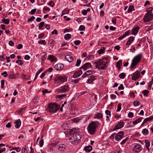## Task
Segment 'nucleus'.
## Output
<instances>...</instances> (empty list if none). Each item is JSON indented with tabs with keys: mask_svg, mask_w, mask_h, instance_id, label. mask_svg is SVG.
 Masks as SVG:
<instances>
[{
	"mask_svg": "<svg viewBox=\"0 0 153 153\" xmlns=\"http://www.w3.org/2000/svg\"><path fill=\"white\" fill-rule=\"evenodd\" d=\"M79 130L76 128H73L70 130L69 133L71 135L69 140L72 144H76L78 143L81 139V137L78 133Z\"/></svg>",
	"mask_w": 153,
	"mask_h": 153,
	"instance_id": "nucleus-1",
	"label": "nucleus"
},
{
	"mask_svg": "<svg viewBox=\"0 0 153 153\" xmlns=\"http://www.w3.org/2000/svg\"><path fill=\"white\" fill-rule=\"evenodd\" d=\"M108 62V57H106L100 59L98 62H94L96 64V68L101 70L105 69V67Z\"/></svg>",
	"mask_w": 153,
	"mask_h": 153,
	"instance_id": "nucleus-2",
	"label": "nucleus"
},
{
	"mask_svg": "<svg viewBox=\"0 0 153 153\" xmlns=\"http://www.w3.org/2000/svg\"><path fill=\"white\" fill-rule=\"evenodd\" d=\"M100 125V123L97 121H92L91 122L87 127L88 133L91 135L94 134L97 128Z\"/></svg>",
	"mask_w": 153,
	"mask_h": 153,
	"instance_id": "nucleus-3",
	"label": "nucleus"
},
{
	"mask_svg": "<svg viewBox=\"0 0 153 153\" xmlns=\"http://www.w3.org/2000/svg\"><path fill=\"white\" fill-rule=\"evenodd\" d=\"M67 80V78L66 76L64 75L56 76L54 80L55 83H63L66 81Z\"/></svg>",
	"mask_w": 153,
	"mask_h": 153,
	"instance_id": "nucleus-4",
	"label": "nucleus"
},
{
	"mask_svg": "<svg viewBox=\"0 0 153 153\" xmlns=\"http://www.w3.org/2000/svg\"><path fill=\"white\" fill-rule=\"evenodd\" d=\"M141 54H139L134 57L132 60L130 67L131 69L133 68L135 66H136L137 64L140 62L141 58Z\"/></svg>",
	"mask_w": 153,
	"mask_h": 153,
	"instance_id": "nucleus-5",
	"label": "nucleus"
},
{
	"mask_svg": "<svg viewBox=\"0 0 153 153\" xmlns=\"http://www.w3.org/2000/svg\"><path fill=\"white\" fill-rule=\"evenodd\" d=\"M60 107V105L56 103H50L48 105V109L49 112L53 113L57 111Z\"/></svg>",
	"mask_w": 153,
	"mask_h": 153,
	"instance_id": "nucleus-6",
	"label": "nucleus"
},
{
	"mask_svg": "<svg viewBox=\"0 0 153 153\" xmlns=\"http://www.w3.org/2000/svg\"><path fill=\"white\" fill-rule=\"evenodd\" d=\"M69 90V86L68 85L66 84L57 89L56 91L59 93H63L68 91Z\"/></svg>",
	"mask_w": 153,
	"mask_h": 153,
	"instance_id": "nucleus-7",
	"label": "nucleus"
},
{
	"mask_svg": "<svg viewBox=\"0 0 153 153\" xmlns=\"http://www.w3.org/2000/svg\"><path fill=\"white\" fill-rule=\"evenodd\" d=\"M153 19V14L146 13L143 18V21L145 22H147L152 20Z\"/></svg>",
	"mask_w": 153,
	"mask_h": 153,
	"instance_id": "nucleus-8",
	"label": "nucleus"
},
{
	"mask_svg": "<svg viewBox=\"0 0 153 153\" xmlns=\"http://www.w3.org/2000/svg\"><path fill=\"white\" fill-rule=\"evenodd\" d=\"M124 133L123 131L118 132L115 137V139L116 141H119L122 139L124 136Z\"/></svg>",
	"mask_w": 153,
	"mask_h": 153,
	"instance_id": "nucleus-9",
	"label": "nucleus"
},
{
	"mask_svg": "<svg viewBox=\"0 0 153 153\" xmlns=\"http://www.w3.org/2000/svg\"><path fill=\"white\" fill-rule=\"evenodd\" d=\"M95 71L93 70H88L86 71L82 76V78H85L88 75L94 74Z\"/></svg>",
	"mask_w": 153,
	"mask_h": 153,
	"instance_id": "nucleus-10",
	"label": "nucleus"
},
{
	"mask_svg": "<svg viewBox=\"0 0 153 153\" xmlns=\"http://www.w3.org/2000/svg\"><path fill=\"white\" fill-rule=\"evenodd\" d=\"M140 76V72L137 71L134 73L132 76V79L133 80H136Z\"/></svg>",
	"mask_w": 153,
	"mask_h": 153,
	"instance_id": "nucleus-11",
	"label": "nucleus"
},
{
	"mask_svg": "<svg viewBox=\"0 0 153 153\" xmlns=\"http://www.w3.org/2000/svg\"><path fill=\"white\" fill-rule=\"evenodd\" d=\"M124 125V123L123 122L120 121L115 126V127L113 129V131H114L116 129H118L122 128Z\"/></svg>",
	"mask_w": 153,
	"mask_h": 153,
	"instance_id": "nucleus-12",
	"label": "nucleus"
},
{
	"mask_svg": "<svg viewBox=\"0 0 153 153\" xmlns=\"http://www.w3.org/2000/svg\"><path fill=\"white\" fill-rule=\"evenodd\" d=\"M91 67V64L90 63L87 62L85 64L82 66L80 68L83 69L85 70H86L87 69H88Z\"/></svg>",
	"mask_w": 153,
	"mask_h": 153,
	"instance_id": "nucleus-13",
	"label": "nucleus"
},
{
	"mask_svg": "<svg viewBox=\"0 0 153 153\" xmlns=\"http://www.w3.org/2000/svg\"><path fill=\"white\" fill-rule=\"evenodd\" d=\"M64 68V66L62 64H57L54 66L55 68L57 71L62 70Z\"/></svg>",
	"mask_w": 153,
	"mask_h": 153,
	"instance_id": "nucleus-14",
	"label": "nucleus"
},
{
	"mask_svg": "<svg viewBox=\"0 0 153 153\" xmlns=\"http://www.w3.org/2000/svg\"><path fill=\"white\" fill-rule=\"evenodd\" d=\"M141 150L140 146L139 144L135 145L133 149V151L135 152H138Z\"/></svg>",
	"mask_w": 153,
	"mask_h": 153,
	"instance_id": "nucleus-15",
	"label": "nucleus"
},
{
	"mask_svg": "<svg viewBox=\"0 0 153 153\" xmlns=\"http://www.w3.org/2000/svg\"><path fill=\"white\" fill-rule=\"evenodd\" d=\"M140 29L139 27H136L134 28L131 31V34L134 35H136L138 32V31Z\"/></svg>",
	"mask_w": 153,
	"mask_h": 153,
	"instance_id": "nucleus-16",
	"label": "nucleus"
},
{
	"mask_svg": "<svg viewBox=\"0 0 153 153\" xmlns=\"http://www.w3.org/2000/svg\"><path fill=\"white\" fill-rule=\"evenodd\" d=\"M82 73V70H79L78 72H75L74 74L73 77L74 78H76L78 77L81 75Z\"/></svg>",
	"mask_w": 153,
	"mask_h": 153,
	"instance_id": "nucleus-17",
	"label": "nucleus"
},
{
	"mask_svg": "<svg viewBox=\"0 0 153 153\" xmlns=\"http://www.w3.org/2000/svg\"><path fill=\"white\" fill-rule=\"evenodd\" d=\"M134 37H133L132 36H131L129 37L128 39V40L126 43V45H130L132 42H133L134 41Z\"/></svg>",
	"mask_w": 153,
	"mask_h": 153,
	"instance_id": "nucleus-18",
	"label": "nucleus"
},
{
	"mask_svg": "<svg viewBox=\"0 0 153 153\" xmlns=\"http://www.w3.org/2000/svg\"><path fill=\"white\" fill-rule=\"evenodd\" d=\"M96 79L95 76H90V78L88 79L87 82L89 83H92Z\"/></svg>",
	"mask_w": 153,
	"mask_h": 153,
	"instance_id": "nucleus-19",
	"label": "nucleus"
},
{
	"mask_svg": "<svg viewBox=\"0 0 153 153\" xmlns=\"http://www.w3.org/2000/svg\"><path fill=\"white\" fill-rule=\"evenodd\" d=\"M48 58V59L50 60L51 62L56 61V58L52 55H49Z\"/></svg>",
	"mask_w": 153,
	"mask_h": 153,
	"instance_id": "nucleus-20",
	"label": "nucleus"
},
{
	"mask_svg": "<svg viewBox=\"0 0 153 153\" xmlns=\"http://www.w3.org/2000/svg\"><path fill=\"white\" fill-rule=\"evenodd\" d=\"M92 149V147L91 146H86L84 148V150L86 152H89L91 151Z\"/></svg>",
	"mask_w": 153,
	"mask_h": 153,
	"instance_id": "nucleus-21",
	"label": "nucleus"
},
{
	"mask_svg": "<svg viewBox=\"0 0 153 153\" xmlns=\"http://www.w3.org/2000/svg\"><path fill=\"white\" fill-rule=\"evenodd\" d=\"M65 59L68 62H71L73 61V58L70 55H67L65 56Z\"/></svg>",
	"mask_w": 153,
	"mask_h": 153,
	"instance_id": "nucleus-22",
	"label": "nucleus"
},
{
	"mask_svg": "<svg viewBox=\"0 0 153 153\" xmlns=\"http://www.w3.org/2000/svg\"><path fill=\"white\" fill-rule=\"evenodd\" d=\"M66 147V146L64 144H61L59 146L58 149L59 150L63 151L65 149Z\"/></svg>",
	"mask_w": 153,
	"mask_h": 153,
	"instance_id": "nucleus-23",
	"label": "nucleus"
},
{
	"mask_svg": "<svg viewBox=\"0 0 153 153\" xmlns=\"http://www.w3.org/2000/svg\"><path fill=\"white\" fill-rule=\"evenodd\" d=\"M144 143L146 145V148L148 150H149V147L150 146V142L147 140H145L144 141Z\"/></svg>",
	"mask_w": 153,
	"mask_h": 153,
	"instance_id": "nucleus-24",
	"label": "nucleus"
},
{
	"mask_svg": "<svg viewBox=\"0 0 153 153\" xmlns=\"http://www.w3.org/2000/svg\"><path fill=\"white\" fill-rule=\"evenodd\" d=\"M16 124L15 126L16 128H19L21 124V121L20 119L18 120L15 122Z\"/></svg>",
	"mask_w": 153,
	"mask_h": 153,
	"instance_id": "nucleus-25",
	"label": "nucleus"
},
{
	"mask_svg": "<svg viewBox=\"0 0 153 153\" xmlns=\"http://www.w3.org/2000/svg\"><path fill=\"white\" fill-rule=\"evenodd\" d=\"M142 119V117H140L137 119L136 120H135L133 121L132 122L133 124L134 125H136L137 123H140Z\"/></svg>",
	"mask_w": 153,
	"mask_h": 153,
	"instance_id": "nucleus-26",
	"label": "nucleus"
},
{
	"mask_svg": "<svg viewBox=\"0 0 153 153\" xmlns=\"http://www.w3.org/2000/svg\"><path fill=\"white\" fill-rule=\"evenodd\" d=\"M25 109L26 107L22 108L19 110H17L16 112H17L19 114H22L25 111Z\"/></svg>",
	"mask_w": 153,
	"mask_h": 153,
	"instance_id": "nucleus-27",
	"label": "nucleus"
},
{
	"mask_svg": "<svg viewBox=\"0 0 153 153\" xmlns=\"http://www.w3.org/2000/svg\"><path fill=\"white\" fill-rule=\"evenodd\" d=\"M102 117V114L100 113H97L96 114H95L94 117L95 118H99V119H101Z\"/></svg>",
	"mask_w": 153,
	"mask_h": 153,
	"instance_id": "nucleus-28",
	"label": "nucleus"
},
{
	"mask_svg": "<svg viewBox=\"0 0 153 153\" xmlns=\"http://www.w3.org/2000/svg\"><path fill=\"white\" fill-rule=\"evenodd\" d=\"M2 21L6 25L8 24L10 22V20L8 19H2Z\"/></svg>",
	"mask_w": 153,
	"mask_h": 153,
	"instance_id": "nucleus-29",
	"label": "nucleus"
},
{
	"mask_svg": "<svg viewBox=\"0 0 153 153\" xmlns=\"http://www.w3.org/2000/svg\"><path fill=\"white\" fill-rule=\"evenodd\" d=\"M134 10V6L132 5H130L128 8V13H130L132 11Z\"/></svg>",
	"mask_w": 153,
	"mask_h": 153,
	"instance_id": "nucleus-30",
	"label": "nucleus"
},
{
	"mask_svg": "<svg viewBox=\"0 0 153 153\" xmlns=\"http://www.w3.org/2000/svg\"><path fill=\"white\" fill-rule=\"evenodd\" d=\"M148 130L146 128H145L143 129L142 131L143 134L144 135H146L148 134Z\"/></svg>",
	"mask_w": 153,
	"mask_h": 153,
	"instance_id": "nucleus-31",
	"label": "nucleus"
},
{
	"mask_svg": "<svg viewBox=\"0 0 153 153\" xmlns=\"http://www.w3.org/2000/svg\"><path fill=\"white\" fill-rule=\"evenodd\" d=\"M153 10V8L152 7H149V8L146 10V11H147L146 13H149V14H152V11Z\"/></svg>",
	"mask_w": 153,
	"mask_h": 153,
	"instance_id": "nucleus-32",
	"label": "nucleus"
},
{
	"mask_svg": "<svg viewBox=\"0 0 153 153\" xmlns=\"http://www.w3.org/2000/svg\"><path fill=\"white\" fill-rule=\"evenodd\" d=\"M71 36L70 34L68 33L66 34L64 36V39L66 40L71 38Z\"/></svg>",
	"mask_w": 153,
	"mask_h": 153,
	"instance_id": "nucleus-33",
	"label": "nucleus"
},
{
	"mask_svg": "<svg viewBox=\"0 0 153 153\" xmlns=\"http://www.w3.org/2000/svg\"><path fill=\"white\" fill-rule=\"evenodd\" d=\"M153 82V77L152 78V81H151L150 82V83L149 84V85H148V89L149 90H150L151 89L152 86V85Z\"/></svg>",
	"mask_w": 153,
	"mask_h": 153,
	"instance_id": "nucleus-34",
	"label": "nucleus"
},
{
	"mask_svg": "<svg viewBox=\"0 0 153 153\" xmlns=\"http://www.w3.org/2000/svg\"><path fill=\"white\" fill-rule=\"evenodd\" d=\"M105 48L104 47H102V48L99 50L98 53L99 54H101L104 52Z\"/></svg>",
	"mask_w": 153,
	"mask_h": 153,
	"instance_id": "nucleus-35",
	"label": "nucleus"
},
{
	"mask_svg": "<svg viewBox=\"0 0 153 153\" xmlns=\"http://www.w3.org/2000/svg\"><path fill=\"white\" fill-rule=\"evenodd\" d=\"M153 119V117L151 116L150 117L147 118H145L144 120H145V122H147L148 121H151Z\"/></svg>",
	"mask_w": 153,
	"mask_h": 153,
	"instance_id": "nucleus-36",
	"label": "nucleus"
},
{
	"mask_svg": "<svg viewBox=\"0 0 153 153\" xmlns=\"http://www.w3.org/2000/svg\"><path fill=\"white\" fill-rule=\"evenodd\" d=\"M38 43L41 45H45L46 44V42L45 40H41L38 42Z\"/></svg>",
	"mask_w": 153,
	"mask_h": 153,
	"instance_id": "nucleus-37",
	"label": "nucleus"
},
{
	"mask_svg": "<svg viewBox=\"0 0 153 153\" xmlns=\"http://www.w3.org/2000/svg\"><path fill=\"white\" fill-rule=\"evenodd\" d=\"M69 12V10H63V11L62 12V15L61 16H63L65 14H67V13H68Z\"/></svg>",
	"mask_w": 153,
	"mask_h": 153,
	"instance_id": "nucleus-38",
	"label": "nucleus"
},
{
	"mask_svg": "<svg viewBox=\"0 0 153 153\" xmlns=\"http://www.w3.org/2000/svg\"><path fill=\"white\" fill-rule=\"evenodd\" d=\"M125 76L126 75L124 73H121L119 75V77L122 79H124Z\"/></svg>",
	"mask_w": 153,
	"mask_h": 153,
	"instance_id": "nucleus-39",
	"label": "nucleus"
},
{
	"mask_svg": "<svg viewBox=\"0 0 153 153\" xmlns=\"http://www.w3.org/2000/svg\"><path fill=\"white\" fill-rule=\"evenodd\" d=\"M42 70V68L40 69L36 73V75H35V78L34 79V80H35L37 77L38 75H39V74H40V72Z\"/></svg>",
	"mask_w": 153,
	"mask_h": 153,
	"instance_id": "nucleus-40",
	"label": "nucleus"
},
{
	"mask_svg": "<svg viewBox=\"0 0 153 153\" xmlns=\"http://www.w3.org/2000/svg\"><path fill=\"white\" fill-rule=\"evenodd\" d=\"M39 99L38 97L34 98L33 100V102L34 103H37L39 102Z\"/></svg>",
	"mask_w": 153,
	"mask_h": 153,
	"instance_id": "nucleus-41",
	"label": "nucleus"
},
{
	"mask_svg": "<svg viewBox=\"0 0 153 153\" xmlns=\"http://www.w3.org/2000/svg\"><path fill=\"white\" fill-rule=\"evenodd\" d=\"M85 29V27L83 25H80L79 28V30L80 31H83Z\"/></svg>",
	"mask_w": 153,
	"mask_h": 153,
	"instance_id": "nucleus-42",
	"label": "nucleus"
},
{
	"mask_svg": "<svg viewBox=\"0 0 153 153\" xmlns=\"http://www.w3.org/2000/svg\"><path fill=\"white\" fill-rule=\"evenodd\" d=\"M149 91L148 90H144L142 92V93L143 94L144 96H146L149 93Z\"/></svg>",
	"mask_w": 153,
	"mask_h": 153,
	"instance_id": "nucleus-43",
	"label": "nucleus"
},
{
	"mask_svg": "<svg viewBox=\"0 0 153 153\" xmlns=\"http://www.w3.org/2000/svg\"><path fill=\"white\" fill-rule=\"evenodd\" d=\"M81 62V60L80 59H78L77 60L76 66L77 67L79 66Z\"/></svg>",
	"mask_w": 153,
	"mask_h": 153,
	"instance_id": "nucleus-44",
	"label": "nucleus"
},
{
	"mask_svg": "<svg viewBox=\"0 0 153 153\" xmlns=\"http://www.w3.org/2000/svg\"><path fill=\"white\" fill-rule=\"evenodd\" d=\"M57 142L55 141H53L52 142V143L50 144V145L52 146L55 147L57 144Z\"/></svg>",
	"mask_w": 153,
	"mask_h": 153,
	"instance_id": "nucleus-45",
	"label": "nucleus"
},
{
	"mask_svg": "<svg viewBox=\"0 0 153 153\" xmlns=\"http://www.w3.org/2000/svg\"><path fill=\"white\" fill-rule=\"evenodd\" d=\"M121 109V104L120 103H119L118 104L117 111L118 112Z\"/></svg>",
	"mask_w": 153,
	"mask_h": 153,
	"instance_id": "nucleus-46",
	"label": "nucleus"
},
{
	"mask_svg": "<svg viewBox=\"0 0 153 153\" xmlns=\"http://www.w3.org/2000/svg\"><path fill=\"white\" fill-rule=\"evenodd\" d=\"M44 144V140L42 139L40 140L39 142V144L40 146L41 147H42Z\"/></svg>",
	"mask_w": 153,
	"mask_h": 153,
	"instance_id": "nucleus-47",
	"label": "nucleus"
},
{
	"mask_svg": "<svg viewBox=\"0 0 153 153\" xmlns=\"http://www.w3.org/2000/svg\"><path fill=\"white\" fill-rule=\"evenodd\" d=\"M44 25V22H41L39 24V28L40 29V28H42L43 26Z\"/></svg>",
	"mask_w": 153,
	"mask_h": 153,
	"instance_id": "nucleus-48",
	"label": "nucleus"
},
{
	"mask_svg": "<svg viewBox=\"0 0 153 153\" xmlns=\"http://www.w3.org/2000/svg\"><path fill=\"white\" fill-rule=\"evenodd\" d=\"M81 41L80 40H77L74 42V44L76 45H78L80 43Z\"/></svg>",
	"mask_w": 153,
	"mask_h": 153,
	"instance_id": "nucleus-49",
	"label": "nucleus"
},
{
	"mask_svg": "<svg viewBox=\"0 0 153 153\" xmlns=\"http://www.w3.org/2000/svg\"><path fill=\"white\" fill-rule=\"evenodd\" d=\"M134 116V114L132 112H129L128 114L129 117H132Z\"/></svg>",
	"mask_w": 153,
	"mask_h": 153,
	"instance_id": "nucleus-50",
	"label": "nucleus"
},
{
	"mask_svg": "<svg viewBox=\"0 0 153 153\" xmlns=\"http://www.w3.org/2000/svg\"><path fill=\"white\" fill-rule=\"evenodd\" d=\"M140 102L138 101H134V106L139 105L140 104Z\"/></svg>",
	"mask_w": 153,
	"mask_h": 153,
	"instance_id": "nucleus-51",
	"label": "nucleus"
},
{
	"mask_svg": "<svg viewBox=\"0 0 153 153\" xmlns=\"http://www.w3.org/2000/svg\"><path fill=\"white\" fill-rule=\"evenodd\" d=\"M35 19V17L34 16H32L31 17V18L30 19H29L27 21L28 22H30V21H32L34 20Z\"/></svg>",
	"mask_w": 153,
	"mask_h": 153,
	"instance_id": "nucleus-52",
	"label": "nucleus"
},
{
	"mask_svg": "<svg viewBox=\"0 0 153 153\" xmlns=\"http://www.w3.org/2000/svg\"><path fill=\"white\" fill-rule=\"evenodd\" d=\"M19 62L20 63L19 64V65H21L23 64V63L22 62V60H18L16 62V63L17 64L19 63Z\"/></svg>",
	"mask_w": 153,
	"mask_h": 153,
	"instance_id": "nucleus-53",
	"label": "nucleus"
},
{
	"mask_svg": "<svg viewBox=\"0 0 153 153\" xmlns=\"http://www.w3.org/2000/svg\"><path fill=\"white\" fill-rule=\"evenodd\" d=\"M122 60H120L118 61L117 64H116V66H120V65H122Z\"/></svg>",
	"mask_w": 153,
	"mask_h": 153,
	"instance_id": "nucleus-54",
	"label": "nucleus"
},
{
	"mask_svg": "<svg viewBox=\"0 0 153 153\" xmlns=\"http://www.w3.org/2000/svg\"><path fill=\"white\" fill-rule=\"evenodd\" d=\"M51 33L52 34H55L56 35L58 34L57 31L56 29H54V30Z\"/></svg>",
	"mask_w": 153,
	"mask_h": 153,
	"instance_id": "nucleus-55",
	"label": "nucleus"
},
{
	"mask_svg": "<svg viewBox=\"0 0 153 153\" xmlns=\"http://www.w3.org/2000/svg\"><path fill=\"white\" fill-rule=\"evenodd\" d=\"M23 45L22 44H19L17 46V48L18 49H20L22 48Z\"/></svg>",
	"mask_w": 153,
	"mask_h": 153,
	"instance_id": "nucleus-56",
	"label": "nucleus"
},
{
	"mask_svg": "<svg viewBox=\"0 0 153 153\" xmlns=\"http://www.w3.org/2000/svg\"><path fill=\"white\" fill-rule=\"evenodd\" d=\"M1 88H3L4 85V80H2L1 81Z\"/></svg>",
	"mask_w": 153,
	"mask_h": 153,
	"instance_id": "nucleus-57",
	"label": "nucleus"
},
{
	"mask_svg": "<svg viewBox=\"0 0 153 153\" xmlns=\"http://www.w3.org/2000/svg\"><path fill=\"white\" fill-rule=\"evenodd\" d=\"M118 89L119 90H120V89L123 90L124 88L123 85L122 84H121L118 87Z\"/></svg>",
	"mask_w": 153,
	"mask_h": 153,
	"instance_id": "nucleus-58",
	"label": "nucleus"
},
{
	"mask_svg": "<svg viewBox=\"0 0 153 153\" xmlns=\"http://www.w3.org/2000/svg\"><path fill=\"white\" fill-rule=\"evenodd\" d=\"M36 11V9H34L33 10H32L31 11H30V13L31 14L33 15L34 14Z\"/></svg>",
	"mask_w": 153,
	"mask_h": 153,
	"instance_id": "nucleus-59",
	"label": "nucleus"
},
{
	"mask_svg": "<svg viewBox=\"0 0 153 153\" xmlns=\"http://www.w3.org/2000/svg\"><path fill=\"white\" fill-rule=\"evenodd\" d=\"M1 75L2 76H3L4 77H6L7 75V72L6 71H4L3 73H2L1 74Z\"/></svg>",
	"mask_w": 153,
	"mask_h": 153,
	"instance_id": "nucleus-60",
	"label": "nucleus"
},
{
	"mask_svg": "<svg viewBox=\"0 0 153 153\" xmlns=\"http://www.w3.org/2000/svg\"><path fill=\"white\" fill-rule=\"evenodd\" d=\"M46 72L45 71L44 72L40 75V77L41 78H43L46 74Z\"/></svg>",
	"mask_w": 153,
	"mask_h": 153,
	"instance_id": "nucleus-61",
	"label": "nucleus"
},
{
	"mask_svg": "<svg viewBox=\"0 0 153 153\" xmlns=\"http://www.w3.org/2000/svg\"><path fill=\"white\" fill-rule=\"evenodd\" d=\"M105 113L107 115L111 116V112L108 110H106L105 111Z\"/></svg>",
	"mask_w": 153,
	"mask_h": 153,
	"instance_id": "nucleus-62",
	"label": "nucleus"
},
{
	"mask_svg": "<svg viewBox=\"0 0 153 153\" xmlns=\"http://www.w3.org/2000/svg\"><path fill=\"white\" fill-rule=\"evenodd\" d=\"M116 21L117 19L116 18H114L112 19V22L114 24H116Z\"/></svg>",
	"mask_w": 153,
	"mask_h": 153,
	"instance_id": "nucleus-63",
	"label": "nucleus"
},
{
	"mask_svg": "<svg viewBox=\"0 0 153 153\" xmlns=\"http://www.w3.org/2000/svg\"><path fill=\"white\" fill-rule=\"evenodd\" d=\"M128 139L127 138H126L125 139L123 140H122V141L121 142L120 144H121L122 145V144L125 143L126 142V141H127Z\"/></svg>",
	"mask_w": 153,
	"mask_h": 153,
	"instance_id": "nucleus-64",
	"label": "nucleus"
}]
</instances>
